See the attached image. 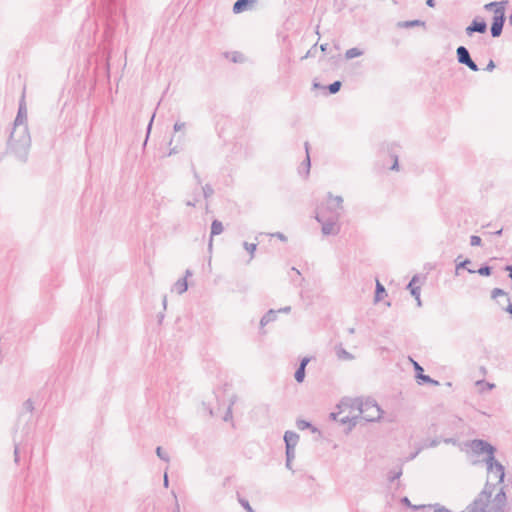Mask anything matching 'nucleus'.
Here are the masks:
<instances>
[{
	"label": "nucleus",
	"instance_id": "1",
	"mask_svg": "<svg viewBox=\"0 0 512 512\" xmlns=\"http://www.w3.org/2000/svg\"><path fill=\"white\" fill-rule=\"evenodd\" d=\"M30 147L31 137L27 125L25 95L23 94L7 141V153L14 155L17 160L25 163L28 159Z\"/></svg>",
	"mask_w": 512,
	"mask_h": 512
},
{
	"label": "nucleus",
	"instance_id": "2",
	"mask_svg": "<svg viewBox=\"0 0 512 512\" xmlns=\"http://www.w3.org/2000/svg\"><path fill=\"white\" fill-rule=\"evenodd\" d=\"M352 407L357 408L360 413V419H364L367 422L378 421L381 418L382 410L375 400L368 399L366 401H360L359 399H343L338 405V408Z\"/></svg>",
	"mask_w": 512,
	"mask_h": 512
},
{
	"label": "nucleus",
	"instance_id": "3",
	"mask_svg": "<svg viewBox=\"0 0 512 512\" xmlns=\"http://www.w3.org/2000/svg\"><path fill=\"white\" fill-rule=\"evenodd\" d=\"M103 14L106 17L105 36H112L116 25V17L123 13V0H100Z\"/></svg>",
	"mask_w": 512,
	"mask_h": 512
},
{
	"label": "nucleus",
	"instance_id": "4",
	"mask_svg": "<svg viewBox=\"0 0 512 512\" xmlns=\"http://www.w3.org/2000/svg\"><path fill=\"white\" fill-rule=\"evenodd\" d=\"M495 487V484L487 480L482 491L462 512H489L491 497L495 491Z\"/></svg>",
	"mask_w": 512,
	"mask_h": 512
},
{
	"label": "nucleus",
	"instance_id": "5",
	"mask_svg": "<svg viewBox=\"0 0 512 512\" xmlns=\"http://www.w3.org/2000/svg\"><path fill=\"white\" fill-rule=\"evenodd\" d=\"M470 448L475 454L485 453L487 455L484 460L487 469L491 470L493 467H496L498 471L501 470V463L495 458L496 448L489 442L482 439H475L471 441Z\"/></svg>",
	"mask_w": 512,
	"mask_h": 512
},
{
	"label": "nucleus",
	"instance_id": "6",
	"mask_svg": "<svg viewBox=\"0 0 512 512\" xmlns=\"http://www.w3.org/2000/svg\"><path fill=\"white\" fill-rule=\"evenodd\" d=\"M317 212H323L329 217L340 219L344 212L343 198L341 196H334L331 192H328L326 201L318 208Z\"/></svg>",
	"mask_w": 512,
	"mask_h": 512
},
{
	"label": "nucleus",
	"instance_id": "7",
	"mask_svg": "<svg viewBox=\"0 0 512 512\" xmlns=\"http://www.w3.org/2000/svg\"><path fill=\"white\" fill-rule=\"evenodd\" d=\"M315 219L321 224L323 235H337L340 232L339 218L329 217L323 212H317Z\"/></svg>",
	"mask_w": 512,
	"mask_h": 512
},
{
	"label": "nucleus",
	"instance_id": "8",
	"mask_svg": "<svg viewBox=\"0 0 512 512\" xmlns=\"http://www.w3.org/2000/svg\"><path fill=\"white\" fill-rule=\"evenodd\" d=\"M505 20V8L499 6L498 9H494V17L490 27L492 37L497 38L502 34Z\"/></svg>",
	"mask_w": 512,
	"mask_h": 512
},
{
	"label": "nucleus",
	"instance_id": "9",
	"mask_svg": "<svg viewBox=\"0 0 512 512\" xmlns=\"http://www.w3.org/2000/svg\"><path fill=\"white\" fill-rule=\"evenodd\" d=\"M457 60L460 64L466 65L469 69L476 72L479 70L478 65L472 60L468 49L465 46H459L456 49Z\"/></svg>",
	"mask_w": 512,
	"mask_h": 512
},
{
	"label": "nucleus",
	"instance_id": "10",
	"mask_svg": "<svg viewBox=\"0 0 512 512\" xmlns=\"http://www.w3.org/2000/svg\"><path fill=\"white\" fill-rule=\"evenodd\" d=\"M506 501V493L502 487L491 500L489 512H505Z\"/></svg>",
	"mask_w": 512,
	"mask_h": 512
},
{
	"label": "nucleus",
	"instance_id": "11",
	"mask_svg": "<svg viewBox=\"0 0 512 512\" xmlns=\"http://www.w3.org/2000/svg\"><path fill=\"white\" fill-rule=\"evenodd\" d=\"M487 31V23L480 17H475L471 24L465 28L467 36H472L474 33L483 34Z\"/></svg>",
	"mask_w": 512,
	"mask_h": 512
},
{
	"label": "nucleus",
	"instance_id": "12",
	"mask_svg": "<svg viewBox=\"0 0 512 512\" xmlns=\"http://www.w3.org/2000/svg\"><path fill=\"white\" fill-rule=\"evenodd\" d=\"M414 370L418 384L439 385V382L432 379L429 375L424 374L423 367L416 361H413Z\"/></svg>",
	"mask_w": 512,
	"mask_h": 512
},
{
	"label": "nucleus",
	"instance_id": "13",
	"mask_svg": "<svg viewBox=\"0 0 512 512\" xmlns=\"http://www.w3.org/2000/svg\"><path fill=\"white\" fill-rule=\"evenodd\" d=\"M424 280H425V277H422V276L416 274L412 277V279L407 284L406 289L410 291L411 295L414 298H418V296H420L421 284Z\"/></svg>",
	"mask_w": 512,
	"mask_h": 512
},
{
	"label": "nucleus",
	"instance_id": "14",
	"mask_svg": "<svg viewBox=\"0 0 512 512\" xmlns=\"http://www.w3.org/2000/svg\"><path fill=\"white\" fill-rule=\"evenodd\" d=\"M283 440L285 448L295 449L299 441V435L294 431L288 430L284 433Z\"/></svg>",
	"mask_w": 512,
	"mask_h": 512
},
{
	"label": "nucleus",
	"instance_id": "15",
	"mask_svg": "<svg viewBox=\"0 0 512 512\" xmlns=\"http://www.w3.org/2000/svg\"><path fill=\"white\" fill-rule=\"evenodd\" d=\"M359 419H360V415H356L353 417L343 416V417L339 418V423L342 425L347 424L348 426H347L345 432L349 433L357 425Z\"/></svg>",
	"mask_w": 512,
	"mask_h": 512
},
{
	"label": "nucleus",
	"instance_id": "16",
	"mask_svg": "<svg viewBox=\"0 0 512 512\" xmlns=\"http://www.w3.org/2000/svg\"><path fill=\"white\" fill-rule=\"evenodd\" d=\"M256 0H237L233 5V12L239 14L250 8Z\"/></svg>",
	"mask_w": 512,
	"mask_h": 512
},
{
	"label": "nucleus",
	"instance_id": "17",
	"mask_svg": "<svg viewBox=\"0 0 512 512\" xmlns=\"http://www.w3.org/2000/svg\"><path fill=\"white\" fill-rule=\"evenodd\" d=\"M487 473H488V478L494 476V478L497 480L498 484H500L504 481L505 469L502 464H501L500 471H498L496 467H493L491 470L487 469Z\"/></svg>",
	"mask_w": 512,
	"mask_h": 512
},
{
	"label": "nucleus",
	"instance_id": "18",
	"mask_svg": "<svg viewBox=\"0 0 512 512\" xmlns=\"http://www.w3.org/2000/svg\"><path fill=\"white\" fill-rule=\"evenodd\" d=\"M188 289V283H187V280H186V277H183V278H180L178 279L173 287H172V291H175L176 293H178L179 295L183 294L184 292H186Z\"/></svg>",
	"mask_w": 512,
	"mask_h": 512
},
{
	"label": "nucleus",
	"instance_id": "19",
	"mask_svg": "<svg viewBox=\"0 0 512 512\" xmlns=\"http://www.w3.org/2000/svg\"><path fill=\"white\" fill-rule=\"evenodd\" d=\"M277 312L276 310L270 309L268 312H266L263 317L260 320V326L264 327L270 322H273L276 320Z\"/></svg>",
	"mask_w": 512,
	"mask_h": 512
},
{
	"label": "nucleus",
	"instance_id": "20",
	"mask_svg": "<svg viewBox=\"0 0 512 512\" xmlns=\"http://www.w3.org/2000/svg\"><path fill=\"white\" fill-rule=\"evenodd\" d=\"M426 23L422 20H407V21H400L397 23V27L399 28H413L417 26H423L425 27Z\"/></svg>",
	"mask_w": 512,
	"mask_h": 512
},
{
	"label": "nucleus",
	"instance_id": "21",
	"mask_svg": "<svg viewBox=\"0 0 512 512\" xmlns=\"http://www.w3.org/2000/svg\"><path fill=\"white\" fill-rule=\"evenodd\" d=\"M386 294L387 293H386L385 287L379 282V280H376L375 297H374L375 303H378L379 301H381Z\"/></svg>",
	"mask_w": 512,
	"mask_h": 512
},
{
	"label": "nucleus",
	"instance_id": "22",
	"mask_svg": "<svg viewBox=\"0 0 512 512\" xmlns=\"http://www.w3.org/2000/svg\"><path fill=\"white\" fill-rule=\"evenodd\" d=\"M296 426L299 430L311 429L313 433L319 432L318 429L314 427L311 422L303 419H298L296 421Z\"/></svg>",
	"mask_w": 512,
	"mask_h": 512
},
{
	"label": "nucleus",
	"instance_id": "23",
	"mask_svg": "<svg viewBox=\"0 0 512 512\" xmlns=\"http://www.w3.org/2000/svg\"><path fill=\"white\" fill-rule=\"evenodd\" d=\"M471 261L469 258H465L464 261L456 265V273L458 274L460 269H466L469 273H476L475 269L470 268Z\"/></svg>",
	"mask_w": 512,
	"mask_h": 512
},
{
	"label": "nucleus",
	"instance_id": "24",
	"mask_svg": "<svg viewBox=\"0 0 512 512\" xmlns=\"http://www.w3.org/2000/svg\"><path fill=\"white\" fill-rule=\"evenodd\" d=\"M223 232V224L219 220H213L211 224V236L219 235Z\"/></svg>",
	"mask_w": 512,
	"mask_h": 512
},
{
	"label": "nucleus",
	"instance_id": "25",
	"mask_svg": "<svg viewBox=\"0 0 512 512\" xmlns=\"http://www.w3.org/2000/svg\"><path fill=\"white\" fill-rule=\"evenodd\" d=\"M362 54H363L362 50L354 47V48H350L346 51L345 57H346V59H353V58L361 56Z\"/></svg>",
	"mask_w": 512,
	"mask_h": 512
},
{
	"label": "nucleus",
	"instance_id": "26",
	"mask_svg": "<svg viewBox=\"0 0 512 512\" xmlns=\"http://www.w3.org/2000/svg\"><path fill=\"white\" fill-rule=\"evenodd\" d=\"M305 148H306V158L303 161L302 165H303V167H305V174H306V176H308L309 172H310L311 161H310V156H309V153H308V143L307 142L305 143Z\"/></svg>",
	"mask_w": 512,
	"mask_h": 512
},
{
	"label": "nucleus",
	"instance_id": "27",
	"mask_svg": "<svg viewBox=\"0 0 512 512\" xmlns=\"http://www.w3.org/2000/svg\"><path fill=\"white\" fill-rule=\"evenodd\" d=\"M305 368L298 367L295 371L294 378L298 383H302L305 379Z\"/></svg>",
	"mask_w": 512,
	"mask_h": 512
},
{
	"label": "nucleus",
	"instance_id": "28",
	"mask_svg": "<svg viewBox=\"0 0 512 512\" xmlns=\"http://www.w3.org/2000/svg\"><path fill=\"white\" fill-rule=\"evenodd\" d=\"M342 83L340 81H334L327 86L330 94H336L341 89Z\"/></svg>",
	"mask_w": 512,
	"mask_h": 512
},
{
	"label": "nucleus",
	"instance_id": "29",
	"mask_svg": "<svg viewBox=\"0 0 512 512\" xmlns=\"http://www.w3.org/2000/svg\"><path fill=\"white\" fill-rule=\"evenodd\" d=\"M337 356H338V358L345 359V360L353 359V355L341 347L337 350Z\"/></svg>",
	"mask_w": 512,
	"mask_h": 512
},
{
	"label": "nucleus",
	"instance_id": "30",
	"mask_svg": "<svg viewBox=\"0 0 512 512\" xmlns=\"http://www.w3.org/2000/svg\"><path fill=\"white\" fill-rule=\"evenodd\" d=\"M476 273L481 276H490L492 272V268L489 265H482L479 269L475 270Z\"/></svg>",
	"mask_w": 512,
	"mask_h": 512
},
{
	"label": "nucleus",
	"instance_id": "31",
	"mask_svg": "<svg viewBox=\"0 0 512 512\" xmlns=\"http://www.w3.org/2000/svg\"><path fill=\"white\" fill-rule=\"evenodd\" d=\"M156 454H157V456H158L161 460H163V461H165V462H169V460H170V456H169V454H168L166 451H164V450L162 449V447L158 446V447L156 448Z\"/></svg>",
	"mask_w": 512,
	"mask_h": 512
},
{
	"label": "nucleus",
	"instance_id": "32",
	"mask_svg": "<svg viewBox=\"0 0 512 512\" xmlns=\"http://www.w3.org/2000/svg\"><path fill=\"white\" fill-rule=\"evenodd\" d=\"M401 475H402L401 468H399L397 471L392 470L388 473V480L390 482H394L395 480L399 479L401 477Z\"/></svg>",
	"mask_w": 512,
	"mask_h": 512
},
{
	"label": "nucleus",
	"instance_id": "33",
	"mask_svg": "<svg viewBox=\"0 0 512 512\" xmlns=\"http://www.w3.org/2000/svg\"><path fill=\"white\" fill-rule=\"evenodd\" d=\"M204 198L208 199L214 194V189L210 184H206L202 187Z\"/></svg>",
	"mask_w": 512,
	"mask_h": 512
},
{
	"label": "nucleus",
	"instance_id": "34",
	"mask_svg": "<svg viewBox=\"0 0 512 512\" xmlns=\"http://www.w3.org/2000/svg\"><path fill=\"white\" fill-rule=\"evenodd\" d=\"M507 4V1H501V2H490L484 6L486 10H492L493 8L498 9L499 6H503L505 8V5Z\"/></svg>",
	"mask_w": 512,
	"mask_h": 512
},
{
	"label": "nucleus",
	"instance_id": "35",
	"mask_svg": "<svg viewBox=\"0 0 512 512\" xmlns=\"http://www.w3.org/2000/svg\"><path fill=\"white\" fill-rule=\"evenodd\" d=\"M243 246H244L245 250H246L249 254H251V255H253V254H254V252L256 251V248H257V244H255V243H249V242H244V243H243Z\"/></svg>",
	"mask_w": 512,
	"mask_h": 512
},
{
	"label": "nucleus",
	"instance_id": "36",
	"mask_svg": "<svg viewBox=\"0 0 512 512\" xmlns=\"http://www.w3.org/2000/svg\"><path fill=\"white\" fill-rule=\"evenodd\" d=\"M499 296H507V293L503 289H501V288H494L491 291V297L493 299H496Z\"/></svg>",
	"mask_w": 512,
	"mask_h": 512
},
{
	"label": "nucleus",
	"instance_id": "37",
	"mask_svg": "<svg viewBox=\"0 0 512 512\" xmlns=\"http://www.w3.org/2000/svg\"><path fill=\"white\" fill-rule=\"evenodd\" d=\"M239 503L241 504V506L247 511V512H255L253 510V508L251 507L250 503L248 500L244 499V498H239Z\"/></svg>",
	"mask_w": 512,
	"mask_h": 512
},
{
	"label": "nucleus",
	"instance_id": "38",
	"mask_svg": "<svg viewBox=\"0 0 512 512\" xmlns=\"http://www.w3.org/2000/svg\"><path fill=\"white\" fill-rule=\"evenodd\" d=\"M23 409H24L27 413H32V411L34 410V405H33V402L31 401V399H28V400H26V401L23 403Z\"/></svg>",
	"mask_w": 512,
	"mask_h": 512
},
{
	"label": "nucleus",
	"instance_id": "39",
	"mask_svg": "<svg viewBox=\"0 0 512 512\" xmlns=\"http://www.w3.org/2000/svg\"><path fill=\"white\" fill-rule=\"evenodd\" d=\"M286 460L293 461L295 459V449L285 448Z\"/></svg>",
	"mask_w": 512,
	"mask_h": 512
},
{
	"label": "nucleus",
	"instance_id": "40",
	"mask_svg": "<svg viewBox=\"0 0 512 512\" xmlns=\"http://www.w3.org/2000/svg\"><path fill=\"white\" fill-rule=\"evenodd\" d=\"M482 240L477 235L470 236V245L471 246H479L481 244Z\"/></svg>",
	"mask_w": 512,
	"mask_h": 512
},
{
	"label": "nucleus",
	"instance_id": "41",
	"mask_svg": "<svg viewBox=\"0 0 512 512\" xmlns=\"http://www.w3.org/2000/svg\"><path fill=\"white\" fill-rule=\"evenodd\" d=\"M232 405H233V402L229 405V407L223 417L224 421H229L232 419V408H231Z\"/></svg>",
	"mask_w": 512,
	"mask_h": 512
},
{
	"label": "nucleus",
	"instance_id": "42",
	"mask_svg": "<svg viewBox=\"0 0 512 512\" xmlns=\"http://www.w3.org/2000/svg\"><path fill=\"white\" fill-rule=\"evenodd\" d=\"M477 385H484L486 389L488 390H491L494 388V384L493 383H489V382H486L484 380H480V381H477L476 383Z\"/></svg>",
	"mask_w": 512,
	"mask_h": 512
},
{
	"label": "nucleus",
	"instance_id": "43",
	"mask_svg": "<svg viewBox=\"0 0 512 512\" xmlns=\"http://www.w3.org/2000/svg\"><path fill=\"white\" fill-rule=\"evenodd\" d=\"M424 447H419L417 450L413 453H411L407 458L406 461H411L417 457V455L422 451Z\"/></svg>",
	"mask_w": 512,
	"mask_h": 512
},
{
	"label": "nucleus",
	"instance_id": "44",
	"mask_svg": "<svg viewBox=\"0 0 512 512\" xmlns=\"http://www.w3.org/2000/svg\"><path fill=\"white\" fill-rule=\"evenodd\" d=\"M184 128H185L184 122H176L173 126V129L175 132H179V131L183 130Z\"/></svg>",
	"mask_w": 512,
	"mask_h": 512
},
{
	"label": "nucleus",
	"instance_id": "45",
	"mask_svg": "<svg viewBox=\"0 0 512 512\" xmlns=\"http://www.w3.org/2000/svg\"><path fill=\"white\" fill-rule=\"evenodd\" d=\"M14 460L16 463L19 462V446L17 443L14 445Z\"/></svg>",
	"mask_w": 512,
	"mask_h": 512
},
{
	"label": "nucleus",
	"instance_id": "46",
	"mask_svg": "<svg viewBox=\"0 0 512 512\" xmlns=\"http://www.w3.org/2000/svg\"><path fill=\"white\" fill-rule=\"evenodd\" d=\"M192 171H193V176H194L197 184H201V178H200L198 172L196 171L194 165H192Z\"/></svg>",
	"mask_w": 512,
	"mask_h": 512
},
{
	"label": "nucleus",
	"instance_id": "47",
	"mask_svg": "<svg viewBox=\"0 0 512 512\" xmlns=\"http://www.w3.org/2000/svg\"><path fill=\"white\" fill-rule=\"evenodd\" d=\"M494 68H495V63H494V61H493V60H490V61L488 62V64H487V66H486L485 70H486V71L491 72V71H493V70H494Z\"/></svg>",
	"mask_w": 512,
	"mask_h": 512
},
{
	"label": "nucleus",
	"instance_id": "48",
	"mask_svg": "<svg viewBox=\"0 0 512 512\" xmlns=\"http://www.w3.org/2000/svg\"><path fill=\"white\" fill-rule=\"evenodd\" d=\"M310 359L308 357H304L301 361L298 367H302L306 369L307 364L309 363Z\"/></svg>",
	"mask_w": 512,
	"mask_h": 512
},
{
	"label": "nucleus",
	"instance_id": "49",
	"mask_svg": "<svg viewBox=\"0 0 512 512\" xmlns=\"http://www.w3.org/2000/svg\"><path fill=\"white\" fill-rule=\"evenodd\" d=\"M401 503H402L403 505L407 506V507H410V506H411V504H412V503L410 502L409 498H408V497H406V496H405V497H403V498H401Z\"/></svg>",
	"mask_w": 512,
	"mask_h": 512
},
{
	"label": "nucleus",
	"instance_id": "50",
	"mask_svg": "<svg viewBox=\"0 0 512 512\" xmlns=\"http://www.w3.org/2000/svg\"><path fill=\"white\" fill-rule=\"evenodd\" d=\"M154 117H155V114L152 115L149 123H148V126H147V137L149 136V133L151 131V128H152V124H153V120H154Z\"/></svg>",
	"mask_w": 512,
	"mask_h": 512
},
{
	"label": "nucleus",
	"instance_id": "51",
	"mask_svg": "<svg viewBox=\"0 0 512 512\" xmlns=\"http://www.w3.org/2000/svg\"><path fill=\"white\" fill-rule=\"evenodd\" d=\"M290 311H291V307L290 306H285L283 308H280L276 312L277 313H289Z\"/></svg>",
	"mask_w": 512,
	"mask_h": 512
},
{
	"label": "nucleus",
	"instance_id": "52",
	"mask_svg": "<svg viewBox=\"0 0 512 512\" xmlns=\"http://www.w3.org/2000/svg\"><path fill=\"white\" fill-rule=\"evenodd\" d=\"M438 444H439V440H437V439H433V440H431V441H430V443H429L428 445H426L425 447H431V448H433V447H436Z\"/></svg>",
	"mask_w": 512,
	"mask_h": 512
},
{
	"label": "nucleus",
	"instance_id": "53",
	"mask_svg": "<svg viewBox=\"0 0 512 512\" xmlns=\"http://www.w3.org/2000/svg\"><path fill=\"white\" fill-rule=\"evenodd\" d=\"M428 505H413L411 504L410 508L413 509V510H419V509H424V508H427Z\"/></svg>",
	"mask_w": 512,
	"mask_h": 512
},
{
	"label": "nucleus",
	"instance_id": "54",
	"mask_svg": "<svg viewBox=\"0 0 512 512\" xmlns=\"http://www.w3.org/2000/svg\"><path fill=\"white\" fill-rule=\"evenodd\" d=\"M340 414H341V412H339V413L332 412L330 414V418L339 422Z\"/></svg>",
	"mask_w": 512,
	"mask_h": 512
},
{
	"label": "nucleus",
	"instance_id": "55",
	"mask_svg": "<svg viewBox=\"0 0 512 512\" xmlns=\"http://www.w3.org/2000/svg\"><path fill=\"white\" fill-rule=\"evenodd\" d=\"M390 169H391V170L398 171V169H399V165H398V158H397V157H395L394 163H393V165L391 166V168H390Z\"/></svg>",
	"mask_w": 512,
	"mask_h": 512
},
{
	"label": "nucleus",
	"instance_id": "56",
	"mask_svg": "<svg viewBox=\"0 0 512 512\" xmlns=\"http://www.w3.org/2000/svg\"><path fill=\"white\" fill-rule=\"evenodd\" d=\"M163 485H164V487H166V488H167V487H168V485H169V478H168V474H167V472H165V473H164Z\"/></svg>",
	"mask_w": 512,
	"mask_h": 512
},
{
	"label": "nucleus",
	"instance_id": "57",
	"mask_svg": "<svg viewBox=\"0 0 512 512\" xmlns=\"http://www.w3.org/2000/svg\"><path fill=\"white\" fill-rule=\"evenodd\" d=\"M272 236H276L281 240H286V236L280 232H277V233L273 234Z\"/></svg>",
	"mask_w": 512,
	"mask_h": 512
},
{
	"label": "nucleus",
	"instance_id": "58",
	"mask_svg": "<svg viewBox=\"0 0 512 512\" xmlns=\"http://www.w3.org/2000/svg\"><path fill=\"white\" fill-rule=\"evenodd\" d=\"M435 0H426V5L428 7H434L435 6Z\"/></svg>",
	"mask_w": 512,
	"mask_h": 512
},
{
	"label": "nucleus",
	"instance_id": "59",
	"mask_svg": "<svg viewBox=\"0 0 512 512\" xmlns=\"http://www.w3.org/2000/svg\"><path fill=\"white\" fill-rule=\"evenodd\" d=\"M292 462L291 460H286L285 466L287 469L292 470Z\"/></svg>",
	"mask_w": 512,
	"mask_h": 512
},
{
	"label": "nucleus",
	"instance_id": "60",
	"mask_svg": "<svg viewBox=\"0 0 512 512\" xmlns=\"http://www.w3.org/2000/svg\"><path fill=\"white\" fill-rule=\"evenodd\" d=\"M505 311L512 315V304L511 303L505 308Z\"/></svg>",
	"mask_w": 512,
	"mask_h": 512
},
{
	"label": "nucleus",
	"instance_id": "61",
	"mask_svg": "<svg viewBox=\"0 0 512 512\" xmlns=\"http://www.w3.org/2000/svg\"><path fill=\"white\" fill-rule=\"evenodd\" d=\"M190 276H192V271H191L190 269H187V270L185 271V276H184V277H186V279H187V278H188V277H190Z\"/></svg>",
	"mask_w": 512,
	"mask_h": 512
},
{
	"label": "nucleus",
	"instance_id": "62",
	"mask_svg": "<svg viewBox=\"0 0 512 512\" xmlns=\"http://www.w3.org/2000/svg\"><path fill=\"white\" fill-rule=\"evenodd\" d=\"M196 202H197L196 200H194V201H187L186 205L194 207L196 205Z\"/></svg>",
	"mask_w": 512,
	"mask_h": 512
},
{
	"label": "nucleus",
	"instance_id": "63",
	"mask_svg": "<svg viewBox=\"0 0 512 512\" xmlns=\"http://www.w3.org/2000/svg\"><path fill=\"white\" fill-rule=\"evenodd\" d=\"M416 302H417V306L418 307H421L422 306V301H421V298L420 296H418V298H415Z\"/></svg>",
	"mask_w": 512,
	"mask_h": 512
},
{
	"label": "nucleus",
	"instance_id": "64",
	"mask_svg": "<svg viewBox=\"0 0 512 512\" xmlns=\"http://www.w3.org/2000/svg\"><path fill=\"white\" fill-rule=\"evenodd\" d=\"M173 512H180V506L177 501H176L175 508H174Z\"/></svg>",
	"mask_w": 512,
	"mask_h": 512
}]
</instances>
